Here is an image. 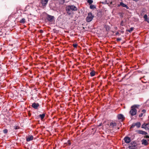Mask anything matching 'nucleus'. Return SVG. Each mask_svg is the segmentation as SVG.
I'll return each instance as SVG.
<instances>
[{"mask_svg": "<svg viewBox=\"0 0 149 149\" xmlns=\"http://www.w3.org/2000/svg\"><path fill=\"white\" fill-rule=\"evenodd\" d=\"M66 10L67 13L70 15L73 13L72 11H76L77 10V7L74 5H69L66 7Z\"/></svg>", "mask_w": 149, "mask_h": 149, "instance_id": "f257e3e1", "label": "nucleus"}, {"mask_svg": "<svg viewBox=\"0 0 149 149\" xmlns=\"http://www.w3.org/2000/svg\"><path fill=\"white\" fill-rule=\"evenodd\" d=\"M139 106V105H135L131 107V109L130 111V113L131 115L133 116L136 114L137 112V110L136 108H138Z\"/></svg>", "mask_w": 149, "mask_h": 149, "instance_id": "f03ea898", "label": "nucleus"}, {"mask_svg": "<svg viewBox=\"0 0 149 149\" xmlns=\"http://www.w3.org/2000/svg\"><path fill=\"white\" fill-rule=\"evenodd\" d=\"M128 148L130 149H136L137 148V144L135 141H132Z\"/></svg>", "mask_w": 149, "mask_h": 149, "instance_id": "7ed1b4c3", "label": "nucleus"}, {"mask_svg": "<svg viewBox=\"0 0 149 149\" xmlns=\"http://www.w3.org/2000/svg\"><path fill=\"white\" fill-rule=\"evenodd\" d=\"M94 16L93 15L92 13L89 12L88 14V16L86 18V20L87 22H91L93 19Z\"/></svg>", "mask_w": 149, "mask_h": 149, "instance_id": "20e7f679", "label": "nucleus"}, {"mask_svg": "<svg viewBox=\"0 0 149 149\" xmlns=\"http://www.w3.org/2000/svg\"><path fill=\"white\" fill-rule=\"evenodd\" d=\"M54 17L53 16H52L49 15H47V19L49 22H53L54 20Z\"/></svg>", "mask_w": 149, "mask_h": 149, "instance_id": "39448f33", "label": "nucleus"}, {"mask_svg": "<svg viewBox=\"0 0 149 149\" xmlns=\"http://www.w3.org/2000/svg\"><path fill=\"white\" fill-rule=\"evenodd\" d=\"M124 140L125 142L127 143H130L131 141L130 138L128 136L125 137L124 138Z\"/></svg>", "mask_w": 149, "mask_h": 149, "instance_id": "423d86ee", "label": "nucleus"}, {"mask_svg": "<svg viewBox=\"0 0 149 149\" xmlns=\"http://www.w3.org/2000/svg\"><path fill=\"white\" fill-rule=\"evenodd\" d=\"M117 117L118 119L121 120H123L125 119V117L122 114H119L117 116Z\"/></svg>", "mask_w": 149, "mask_h": 149, "instance_id": "0eeeda50", "label": "nucleus"}, {"mask_svg": "<svg viewBox=\"0 0 149 149\" xmlns=\"http://www.w3.org/2000/svg\"><path fill=\"white\" fill-rule=\"evenodd\" d=\"M149 123H144L142 125L141 127L145 129V130H148L149 128L147 127V126L149 125Z\"/></svg>", "mask_w": 149, "mask_h": 149, "instance_id": "6e6552de", "label": "nucleus"}, {"mask_svg": "<svg viewBox=\"0 0 149 149\" xmlns=\"http://www.w3.org/2000/svg\"><path fill=\"white\" fill-rule=\"evenodd\" d=\"M48 2V0H42L41 1V3L42 4V6H45L47 4Z\"/></svg>", "mask_w": 149, "mask_h": 149, "instance_id": "1a4fd4ad", "label": "nucleus"}, {"mask_svg": "<svg viewBox=\"0 0 149 149\" xmlns=\"http://www.w3.org/2000/svg\"><path fill=\"white\" fill-rule=\"evenodd\" d=\"M39 106V104L38 103H34L32 105V107L35 109H37L38 107Z\"/></svg>", "mask_w": 149, "mask_h": 149, "instance_id": "9d476101", "label": "nucleus"}, {"mask_svg": "<svg viewBox=\"0 0 149 149\" xmlns=\"http://www.w3.org/2000/svg\"><path fill=\"white\" fill-rule=\"evenodd\" d=\"M136 126L137 127L139 128L141 126V123L140 122H137L136 123H134L132 126V127H134L135 126Z\"/></svg>", "mask_w": 149, "mask_h": 149, "instance_id": "9b49d317", "label": "nucleus"}, {"mask_svg": "<svg viewBox=\"0 0 149 149\" xmlns=\"http://www.w3.org/2000/svg\"><path fill=\"white\" fill-rule=\"evenodd\" d=\"M116 124L114 122H112L110 123L109 127L111 128H113L116 126Z\"/></svg>", "mask_w": 149, "mask_h": 149, "instance_id": "f8f14e48", "label": "nucleus"}, {"mask_svg": "<svg viewBox=\"0 0 149 149\" xmlns=\"http://www.w3.org/2000/svg\"><path fill=\"white\" fill-rule=\"evenodd\" d=\"M142 144L145 146H147L148 145V143L146 140L143 139L142 141Z\"/></svg>", "mask_w": 149, "mask_h": 149, "instance_id": "ddd939ff", "label": "nucleus"}, {"mask_svg": "<svg viewBox=\"0 0 149 149\" xmlns=\"http://www.w3.org/2000/svg\"><path fill=\"white\" fill-rule=\"evenodd\" d=\"M33 136L32 135L29 136L27 137L26 138V140L27 141H29L33 140Z\"/></svg>", "mask_w": 149, "mask_h": 149, "instance_id": "4468645a", "label": "nucleus"}, {"mask_svg": "<svg viewBox=\"0 0 149 149\" xmlns=\"http://www.w3.org/2000/svg\"><path fill=\"white\" fill-rule=\"evenodd\" d=\"M122 6L123 7H125L127 9L129 8L128 6L124 4L122 2H120V4L118 5V6Z\"/></svg>", "mask_w": 149, "mask_h": 149, "instance_id": "2eb2a0df", "label": "nucleus"}, {"mask_svg": "<svg viewBox=\"0 0 149 149\" xmlns=\"http://www.w3.org/2000/svg\"><path fill=\"white\" fill-rule=\"evenodd\" d=\"M138 132L139 134L143 135H146L147 134V132L142 130H139Z\"/></svg>", "mask_w": 149, "mask_h": 149, "instance_id": "dca6fc26", "label": "nucleus"}, {"mask_svg": "<svg viewBox=\"0 0 149 149\" xmlns=\"http://www.w3.org/2000/svg\"><path fill=\"white\" fill-rule=\"evenodd\" d=\"M95 71L94 70H92L90 73L91 76V77H93L95 75Z\"/></svg>", "mask_w": 149, "mask_h": 149, "instance_id": "f3484780", "label": "nucleus"}, {"mask_svg": "<svg viewBox=\"0 0 149 149\" xmlns=\"http://www.w3.org/2000/svg\"><path fill=\"white\" fill-rule=\"evenodd\" d=\"M26 22V19L25 18H23L20 20L19 22L22 24H24Z\"/></svg>", "mask_w": 149, "mask_h": 149, "instance_id": "a211bd4d", "label": "nucleus"}, {"mask_svg": "<svg viewBox=\"0 0 149 149\" xmlns=\"http://www.w3.org/2000/svg\"><path fill=\"white\" fill-rule=\"evenodd\" d=\"M40 117L41 118V120L43 119L45 117V114L43 113L42 114H40L39 115Z\"/></svg>", "mask_w": 149, "mask_h": 149, "instance_id": "6ab92c4d", "label": "nucleus"}, {"mask_svg": "<svg viewBox=\"0 0 149 149\" xmlns=\"http://www.w3.org/2000/svg\"><path fill=\"white\" fill-rule=\"evenodd\" d=\"M90 8L91 9H94L95 8H96V6L94 5H93L92 4H91V5H90Z\"/></svg>", "mask_w": 149, "mask_h": 149, "instance_id": "aec40b11", "label": "nucleus"}, {"mask_svg": "<svg viewBox=\"0 0 149 149\" xmlns=\"http://www.w3.org/2000/svg\"><path fill=\"white\" fill-rule=\"evenodd\" d=\"M87 2L89 5H91L93 2V0H88Z\"/></svg>", "mask_w": 149, "mask_h": 149, "instance_id": "412c9836", "label": "nucleus"}, {"mask_svg": "<svg viewBox=\"0 0 149 149\" xmlns=\"http://www.w3.org/2000/svg\"><path fill=\"white\" fill-rule=\"evenodd\" d=\"M134 30V28L133 27H131L130 28V29L128 30V31L130 32H131Z\"/></svg>", "mask_w": 149, "mask_h": 149, "instance_id": "4be33fe9", "label": "nucleus"}, {"mask_svg": "<svg viewBox=\"0 0 149 149\" xmlns=\"http://www.w3.org/2000/svg\"><path fill=\"white\" fill-rule=\"evenodd\" d=\"M3 28V27H0V35H1L3 33L2 32V29Z\"/></svg>", "mask_w": 149, "mask_h": 149, "instance_id": "5701e85b", "label": "nucleus"}, {"mask_svg": "<svg viewBox=\"0 0 149 149\" xmlns=\"http://www.w3.org/2000/svg\"><path fill=\"white\" fill-rule=\"evenodd\" d=\"M3 132L4 134H6L8 132V130L7 129H5L3 130Z\"/></svg>", "mask_w": 149, "mask_h": 149, "instance_id": "b1692460", "label": "nucleus"}, {"mask_svg": "<svg viewBox=\"0 0 149 149\" xmlns=\"http://www.w3.org/2000/svg\"><path fill=\"white\" fill-rule=\"evenodd\" d=\"M73 46L74 47V48H76L77 46V44H73Z\"/></svg>", "mask_w": 149, "mask_h": 149, "instance_id": "393cba45", "label": "nucleus"}, {"mask_svg": "<svg viewBox=\"0 0 149 149\" xmlns=\"http://www.w3.org/2000/svg\"><path fill=\"white\" fill-rule=\"evenodd\" d=\"M143 18H144L145 20L146 19L148 18L147 15H145L143 16Z\"/></svg>", "mask_w": 149, "mask_h": 149, "instance_id": "a878e982", "label": "nucleus"}, {"mask_svg": "<svg viewBox=\"0 0 149 149\" xmlns=\"http://www.w3.org/2000/svg\"><path fill=\"white\" fill-rule=\"evenodd\" d=\"M14 127L15 130L19 129V127L18 126H14Z\"/></svg>", "mask_w": 149, "mask_h": 149, "instance_id": "bb28decb", "label": "nucleus"}, {"mask_svg": "<svg viewBox=\"0 0 149 149\" xmlns=\"http://www.w3.org/2000/svg\"><path fill=\"white\" fill-rule=\"evenodd\" d=\"M121 40V39L120 38H117L116 39V40L118 41H120Z\"/></svg>", "mask_w": 149, "mask_h": 149, "instance_id": "cd10ccee", "label": "nucleus"}, {"mask_svg": "<svg viewBox=\"0 0 149 149\" xmlns=\"http://www.w3.org/2000/svg\"><path fill=\"white\" fill-rule=\"evenodd\" d=\"M143 113H141V114L139 115V117H141L143 116Z\"/></svg>", "mask_w": 149, "mask_h": 149, "instance_id": "c85d7f7f", "label": "nucleus"}, {"mask_svg": "<svg viewBox=\"0 0 149 149\" xmlns=\"http://www.w3.org/2000/svg\"><path fill=\"white\" fill-rule=\"evenodd\" d=\"M39 31L41 33H42L43 32V31L42 30H40Z\"/></svg>", "mask_w": 149, "mask_h": 149, "instance_id": "c756f323", "label": "nucleus"}, {"mask_svg": "<svg viewBox=\"0 0 149 149\" xmlns=\"http://www.w3.org/2000/svg\"><path fill=\"white\" fill-rule=\"evenodd\" d=\"M142 112H143L142 113H145L146 112V111L145 110V109H143L142 110Z\"/></svg>", "mask_w": 149, "mask_h": 149, "instance_id": "7c9ffc66", "label": "nucleus"}, {"mask_svg": "<svg viewBox=\"0 0 149 149\" xmlns=\"http://www.w3.org/2000/svg\"><path fill=\"white\" fill-rule=\"evenodd\" d=\"M145 21H146L148 23H149V19L147 18L145 20Z\"/></svg>", "mask_w": 149, "mask_h": 149, "instance_id": "2f4dec72", "label": "nucleus"}, {"mask_svg": "<svg viewBox=\"0 0 149 149\" xmlns=\"http://www.w3.org/2000/svg\"><path fill=\"white\" fill-rule=\"evenodd\" d=\"M144 138H149V136L148 135H146V136H145Z\"/></svg>", "mask_w": 149, "mask_h": 149, "instance_id": "473e14b6", "label": "nucleus"}, {"mask_svg": "<svg viewBox=\"0 0 149 149\" xmlns=\"http://www.w3.org/2000/svg\"><path fill=\"white\" fill-rule=\"evenodd\" d=\"M123 21H122L120 23V25L122 26H123Z\"/></svg>", "mask_w": 149, "mask_h": 149, "instance_id": "72a5a7b5", "label": "nucleus"}, {"mask_svg": "<svg viewBox=\"0 0 149 149\" xmlns=\"http://www.w3.org/2000/svg\"><path fill=\"white\" fill-rule=\"evenodd\" d=\"M102 123H100L99 124V125H98L99 126H101Z\"/></svg>", "mask_w": 149, "mask_h": 149, "instance_id": "f704fd0d", "label": "nucleus"}, {"mask_svg": "<svg viewBox=\"0 0 149 149\" xmlns=\"http://www.w3.org/2000/svg\"><path fill=\"white\" fill-rule=\"evenodd\" d=\"M133 1H135V0H133Z\"/></svg>", "mask_w": 149, "mask_h": 149, "instance_id": "c9c22d12", "label": "nucleus"}, {"mask_svg": "<svg viewBox=\"0 0 149 149\" xmlns=\"http://www.w3.org/2000/svg\"><path fill=\"white\" fill-rule=\"evenodd\" d=\"M148 140L149 141V140Z\"/></svg>", "mask_w": 149, "mask_h": 149, "instance_id": "e433bc0d", "label": "nucleus"}]
</instances>
